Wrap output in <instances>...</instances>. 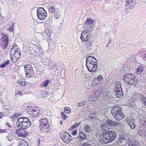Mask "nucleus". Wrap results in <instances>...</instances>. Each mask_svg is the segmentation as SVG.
Masks as SVG:
<instances>
[{
    "mask_svg": "<svg viewBox=\"0 0 146 146\" xmlns=\"http://www.w3.org/2000/svg\"><path fill=\"white\" fill-rule=\"evenodd\" d=\"M16 125L19 129L23 130L29 127L31 125V123L29 119L26 117H20L16 122Z\"/></svg>",
    "mask_w": 146,
    "mask_h": 146,
    "instance_id": "1",
    "label": "nucleus"
},
{
    "mask_svg": "<svg viewBox=\"0 0 146 146\" xmlns=\"http://www.w3.org/2000/svg\"><path fill=\"white\" fill-rule=\"evenodd\" d=\"M122 110L121 107L118 106H114L111 109V112L113 117L117 121H119L124 118Z\"/></svg>",
    "mask_w": 146,
    "mask_h": 146,
    "instance_id": "2",
    "label": "nucleus"
},
{
    "mask_svg": "<svg viewBox=\"0 0 146 146\" xmlns=\"http://www.w3.org/2000/svg\"><path fill=\"white\" fill-rule=\"evenodd\" d=\"M123 79L126 83L130 85H135L138 82V80L135 75L130 74L124 75Z\"/></svg>",
    "mask_w": 146,
    "mask_h": 146,
    "instance_id": "3",
    "label": "nucleus"
},
{
    "mask_svg": "<svg viewBox=\"0 0 146 146\" xmlns=\"http://www.w3.org/2000/svg\"><path fill=\"white\" fill-rule=\"evenodd\" d=\"M37 15L38 19L41 20L45 19L47 15L46 11L42 7L38 8L37 10Z\"/></svg>",
    "mask_w": 146,
    "mask_h": 146,
    "instance_id": "4",
    "label": "nucleus"
},
{
    "mask_svg": "<svg viewBox=\"0 0 146 146\" xmlns=\"http://www.w3.org/2000/svg\"><path fill=\"white\" fill-rule=\"evenodd\" d=\"M24 68L27 77H30L33 76L34 71L33 68L31 65L29 64L25 65Z\"/></svg>",
    "mask_w": 146,
    "mask_h": 146,
    "instance_id": "5",
    "label": "nucleus"
},
{
    "mask_svg": "<svg viewBox=\"0 0 146 146\" xmlns=\"http://www.w3.org/2000/svg\"><path fill=\"white\" fill-rule=\"evenodd\" d=\"M105 133L109 141V143L112 142L116 138L117 134L114 131H108L105 132Z\"/></svg>",
    "mask_w": 146,
    "mask_h": 146,
    "instance_id": "6",
    "label": "nucleus"
},
{
    "mask_svg": "<svg viewBox=\"0 0 146 146\" xmlns=\"http://www.w3.org/2000/svg\"><path fill=\"white\" fill-rule=\"evenodd\" d=\"M61 139L66 143H69L71 140L72 137L66 132H62L60 135Z\"/></svg>",
    "mask_w": 146,
    "mask_h": 146,
    "instance_id": "7",
    "label": "nucleus"
},
{
    "mask_svg": "<svg viewBox=\"0 0 146 146\" xmlns=\"http://www.w3.org/2000/svg\"><path fill=\"white\" fill-rule=\"evenodd\" d=\"M99 141L102 144H105L109 143V141L106 136L105 132L102 133L98 137Z\"/></svg>",
    "mask_w": 146,
    "mask_h": 146,
    "instance_id": "8",
    "label": "nucleus"
},
{
    "mask_svg": "<svg viewBox=\"0 0 146 146\" xmlns=\"http://www.w3.org/2000/svg\"><path fill=\"white\" fill-rule=\"evenodd\" d=\"M89 64H98V61L96 59L94 56H89L86 58V65Z\"/></svg>",
    "mask_w": 146,
    "mask_h": 146,
    "instance_id": "9",
    "label": "nucleus"
},
{
    "mask_svg": "<svg viewBox=\"0 0 146 146\" xmlns=\"http://www.w3.org/2000/svg\"><path fill=\"white\" fill-rule=\"evenodd\" d=\"M125 1L126 4L125 7L126 9H132L136 3V0H125Z\"/></svg>",
    "mask_w": 146,
    "mask_h": 146,
    "instance_id": "10",
    "label": "nucleus"
},
{
    "mask_svg": "<svg viewBox=\"0 0 146 146\" xmlns=\"http://www.w3.org/2000/svg\"><path fill=\"white\" fill-rule=\"evenodd\" d=\"M8 37H2L1 39V45L3 49H5L8 43Z\"/></svg>",
    "mask_w": 146,
    "mask_h": 146,
    "instance_id": "11",
    "label": "nucleus"
},
{
    "mask_svg": "<svg viewBox=\"0 0 146 146\" xmlns=\"http://www.w3.org/2000/svg\"><path fill=\"white\" fill-rule=\"evenodd\" d=\"M98 64H88V65H86L88 70L91 72H95L97 70Z\"/></svg>",
    "mask_w": 146,
    "mask_h": 146,
    "instance_id": "12",
    "label": "nucleus"
},
{
    "mask_svg": "<svg viewBox=\"0 0 146 146\" xmlns=\"http://www.w3.org/2000/svg\"><path fill=\"white\" fill-rule=\"evenodd\" d=\"M30 112V114H31V115L33 117H37L39 114V111L35 110V109L34 108H32L29 110Z\"/></svg>",
    "mask_w": 146,
    "mask_h": 146,
    "instance_id": "13",
    "label": "nucleus"
},
{
    "mask_svg": "<svg viewBox=\"0 0 146 146\" xmlns=\"http://www.w3.org/2000/svg\"><path fill=\"white\" fill-rule=\"evenodd\" d=\"M10 54H13L16 56L20 57L21 52L20 51H18V50H16L15 48H12L10 50Z\"/></svg>",
    "mask_w": 146,
    "mask_h": 146,
    "instance_id": "14",
    "label": "nucleus"
},
{
    "mask_svg": "<svg viewBox=\"0 0 146 146\" xmlns=\"http://www.w3.org/2000/svg\"><path fill=\"white\" fill-rule=\"evenodd\" d=\"M106 124L110 126H115L119 125V123L116 121H113L110 119H108L106 121Z\"/></svg>",
    "mask_w": 146,
    "mask_h": 146,
    "instance_id": "15",
    "label": "nucleus"
},
{
    "mask_svg": "<svg viewBox=\"0 0 146 146\" xmlns=\"http://www.w3.org/2000/svg\"><path fill=\"white\" fill-rule=\"evenodd\" d=\"M138 133L141 136L145 135L146 134V129L140 126L139 130L138 131Z\"/></svg>",
    "mask_w": 146,
    "mask_h": 146,
    "instance_id": "16",
    "label": "nucleus"
},
{
    "mask_svg": "<svg viewBox=\"0 0 146 146\" xmlns=\"http://www.w3.org/2000/svg\"><path fill=\"white\" fill-rule=\"evenodd\" d=\"M14 24H13L11 27L7 29V33L8 34V36H13L14 33L13 32L14 30Z\"/></svg>",
    "mask_w": 146,
    "mask_h": 146,
    "instance_id": "17",
    "label": "nucleus"
},
{
    "mask_svg": "<svg viewBox=\"0 0 146 146\" xmlns=\"http://www.w3.org/2000/svg\"><path fill=\"white\" fill-rule=\"evenodd\" d=\"M51 80H49L48 79L45 80L40 85V86L42 88H44L47 87L48 84L51 82Z\"/></svg>",
    "mask_w": 146,
    "mask_h": 146,
    "instance_id": "18",
    "label": "nucleus"
},
{
    "mask_svg": "<svg viewBox=\"0 0 146 146\" xmlns=\"http://www.w3.org/2000/svg\"><path fill=\"white\" fill-rule=\"evenodd\" d=\"M140 126H142V127H144L146 129V117L142 118L140 120Z\"/></svg>",
    "mask_w": 146,
    "mask_h": 146,
    "instance_id": "19",
    "label": "nucleus"
},
{
    "mask_svg": "<svg viewBox=\"0 0 146 146\" xmlns=\"http://www.w3.org/2000/svg\"><path fill=\"white\" fill-rule=\"evenodd\" d=\"M40 126H44V125L48 124L47 120L45 118L41 119L40 120Z\"/></svg>",
    "mask_w": 146,
    "mask_h": 146,
    "instance_id": "20",
    "label": "nucleus"
},
{
    "mask_svg": "<svg viewBox=\"0 0 146 146\" xmlns=\"http://www.w3.org/2000/svg\"><path fill=\"white\" fill-rule=\"evenodd\" d=\"M95 21V20L94 19L92 20L90 18H88L85 23L87 25V27H89L90 25H93V24L94 23Z\"/></svg>",
    "mask_w": 146,
    "mask_h": 146,
    "instance_id": "21",
    "label": "nucleus"
},
{
    "mask_svg": "<svg viewBox=\"0 0 146 146\" xmlns=\"http://www.w3.org/2000/svg\"><path fill=\"white\" fill-rule=\"evenodd\" d=\"M84 129L86 133L90 132L91 130V127L90 125L86 124L84 126Z\"/></svg>",
    "mask_w": 146,
    "mask_h": 146,
    "instance_id": "22",
    "label": "nucleus"
},
{
    "mask_svg": "<svg viewBox=\"0 0 146 146\" xmlns=\"http://www.w3.org/2000/svg\"><path fill=\"white\" fill-rule=\"evenodd\" d=\"M116 92V96L117 98H120L123 96V92L122 90H119L117 91H115Z\"/></svg>",
    "mask_w": 146,
    "mask_h": 146,
    "instance_id": "23",
    "label": "nucleus"
},
{
    "mask_svg": "<svg viewBox=\"0 0 146 146\" xmlns=\"http://www.w3.org/2000/svg\"><path fill=\"white\" fill-rule=\"evenodd\" d=\"M21 115L20 113H18L17 112L15 113L14 115L11 116L10 118L12 121L15 120L18 117Z\"/></svg>",
    "mask_w": 146,
    "mask_h": 146,
    "instance_id": "24",
    "label": "nucleus"
},
{
    "mask_svg": "<svg viewBox=\"0 0 146 146\" xmlns=\"http://www.w3.org/2000/svg\"><path fill=\"white\" fill-rule=\"evenodd\" d=\"M19 146H29V144L26 140H23L19 141Z\"/></svg>",
    "mask_w": 146,
    "mask_h": 146,
    "instance_id": "25",
    "label": "nucleus"
},
{
    "mask_svg": "<svg viewBox=\"0 0 146 146\" xmlns=\"http://www.w3.org/2000/svg\"><path fill=\"white\" fill-rule=\"evenodd\" d=\"M48 8L50 13L52 14L55 11L56 8L54 7H52L49 5L48 7Z\"/></svg>",
    "mask_w": 146,
    "mask_h": 146,
    "instance_id": "26",
    "label": "nucleus"
},
{
    "mask_svg": "<svg viewBox=\"0 0 146 146\" xmlns=\"http://www.w3.org/2000/svg\"><path fill=\"white\" fill-rule=\"evenodd\" d=\"M80 141H82L86 138V135L83 132H80V135L78 136Z\"/></svg>",
    "mask_w": 146,
    "mask_h": 146,
    "instance_id": "27",
    "label": "nucleus"
},
{
    "mask_svg": "<svg viewBox=\"0 0 146 146\" xmlns=\"http://www.w3.org/2000/svg\"><path fill=\"white\" fill-rule=\"evenodd\" d=\"M144 70V68L142 66H139L136 70V73L138 74H141Z\"/></svg>",
    "mask_w": 146,
    "mask_h": 146,
    "instance_id": "28",
    "label": "nucleus"
},
{
    "mask_svg": "<svg viewBox=\"0 0 146 146\" xmlns=\"http://www.w3.org/2000/svg\"><path fill=\"white\" fill-rule=\"evenodd\" d=\"M40 130L41 132L44 133H49L50 130V127H49L46 128H41Z\"/></svg>",
    "mask_w": 146,
    "mask_h": 146,
    "instance_id": "29",
    "label": "nucleus"
},
{
    "mask_svg": "<svg viewBox=\"0 0 146 146\" xmlns=\"http://www.w3.org/2000/svg\"><path fill=\"white\" fill-rule=\"evenodd\" d=\"M28 133L26 132L25 131H21L20 133L19 134V137H23V138L25 137L27 135Z\"/></svg>",
    "mask_w": 146,
    "mask_h": 146,
    "instance_id": "30",
    "label": "nucleus"
},
{
    "mask_svg": "<svg viewBox=\"0 0 146 146\" xmlns=\"http://www.w3.org/2000/svg\"><path fill=\"white\" fill-rule=\"evenodd\" d=\"M10 61L7 60L6 62H5L0 64V68H4L5 66L9 64Z\"/></svg>",
    "mask_w": 146,
    "mask_h": 146,
    "instance_id": "31",
    "label": "nucleus"
},
{
    "mask_svg": "<svg viewBox=\"0 0 146 146\" xmlns=\"http://www.w3.org/2000/svg\"><path fill=\"white\" fill-rule=\"evenodd\" d=\"M132 121H130L129 122V124L131 128L132 129H134L135 128L136 125L134 123V121L132 120Z\"/></svg>",
    "mask_w": 146,
    "mask_h": 146,
    "instance_id": "32",
    "label": "nucleus"
},
{
    "mask_svg": "<svg viewBox=\"0 0 146 146\" xmlns=\"http://www.w3.org/2000/svg\"><path fill=\"white\" fill-rule=\"evenodd\" d=\"M122 90L120 83L118 82L116 84L115 91H117L119 90Z\"/></svg>",
    "mask_w": 146,
    "mask_h": 146,
    "instance_id": "33",
    "label": "nucleus"
},
{
    "mask_svg": "<svg viewBox=\"0 0 146 146\" xmlns=\"http://www.w3.org/2000/svg\"><path fill=\"white\" fill-rule=\"evenodd\" d=\"M102 130L104 131H106L108 129V127L105 124H102L101 126Z\"/></svg>",
    "mask_w": 146,
    "mask_h": 146,
    "instance_id": "34",
    "label": "nucleus"
},
{
    "mask_svg": "<svg viewBox=\"0 0 146 146\" xmlns=\"http://www.w3.org/2000/svg\"><path fill=\"white\" fill-rule=\"evenodd\" d=\"M10 55H11V61L13 62H16V59L17 57V56H16L15 55H13V54Z\"/></svg>",
    "mask_w": 146,
    "mask_h": 146,
    "instance_id": "35",
    "label": "nucleus"
},
{
    "mask_svg": "<svg viewBox=\"0 0 146 146\" xmlns=\"http://www.w3.org/2000/svg\"><path fill=\"white\" fill-rule=\"evenodd\" d=\"M23 94L21 93V91L17 90L15 91V97H18L19 96H22Z\"/></svg>",
    "mask_w": 146,
    "mask_h": 146,
    "instance_id": "36",
    "label": "nucleus"
},
{
    "mask_svg": "<svg viewBox=\"0 0 146 146\" xmlns=\"http://www.w3.org/2000/svg\"><path fill=\"white\" fill-rule=\"evenodd\" d=\"M96 113H92L89 115V117L90 119H94L96 117Z\"/></svg>",
    "mask_w": 146,
    "mask_h": 146,
    "instance_id": "37",
    "label": "nucleus"
},
{
    "mask_svg": "<svg viewBox=\"0 0 146 146\" xmlns=\"http://www.w3.org/2000/svg\"><path fill=\"white\" fill-rule=\"evenodd\" d=\"M75 76L76 77H78L79 76L80 74V71L79 69H76L74 71Z\"/></svg>",
    "mask_w": 146,
    "mask_h": 146,
    "instance_id": "38",
    "label": "nucleus"
},
{
    "mask_svg": "<svg viewBox=\"0 0 146 146\" xmlns=\"http://www.w3.org/2000/svg\"><path fill=\"white\" fill-rule=\"evenodd\" d=\"M64 111L66 113H69L71 111V109L68 107H65L64 108Z\"/></svg>",
    "mask_w": 146,
    "mask_h": 146,
    "instance_id": "39",
    "label": "nucleus"
},
{
    "mask_svg": "<svg viewBox=\"0 0 146 146\" xmlns=\"http://www.w3.org/2000/svg\"><path fill=\"white\" fill-rule=\"evenodd\" d=\"M141 100L142 101V103L146 106V98L145 96H142L141 97Z\"/></svg>",
    "mask_w": 146,
    "mask_h": 146,
    "instance_id": "40",
    "label": "nucleus"
},
{
    "mask_svg": "<svg viewBox=\"0 0 146 146\" xmlns=\"http://www.w3.org/2000/svg\"><path fill=\"white\" fill-rule=\"evenodd\" d=\"M61 115L63 119V120H65L68 117V116H67L63 112H61Z\"/></svg>",
    "mask_w": 146,
    "mask_h": 146,
    "instance_id": "41",
    "label": "nucleus"
},
{
    "mask_svg": "<svg viewBox=\"0 0 146 146\" xmlns=\"http://www.w3.org/2000/svg\"><path fill=\"white\" fill-rule=\"evenodd\" d=\"M96 95L95 94H94V95L91 96L90 97L88 98V100L89 101H90L92 102L94 100V98H95V96L94 95Z\"/></svg>",
    "mask_w": 146,
    "mask_h": 146,
    "instance_id": "42",
    "label": "nucleus"
},
{
    "mask_svg": "<svg viewBox=\"0 0 146 146\" xmlns=\"http://www.w3.org/2000/svg\"><path fill=\"white\" fill-rule=\"evenodd\" d=\"M87 37H80V38L82 41L85 42L90 39V38H88Z\"/></svg>",
    "mask_w": 146,
    "mask_h": 146,
    "instance_id": "43",
    "label": "nucleus"
},
{
    "mask_svg": "<svg viewBox=\"0 0 146 146\" xmlns=\"http://www.w3.org/2000/svg\"><path fill=\"white\" fill-rule=\"evenodd\" d=\"M54 16L56 18L58 19L60 17V15L57 12H55L54 13Z\"/></svg>",
    "mask_w": 146,
    "mask_h": 146,
    "instance_id": "44",
    "label": "nucleus"
},
{
    "mask_svg": "<svg viewBox=\"0 0 146 146\" xmlns=\"http://www.w3.org/2000/svg\"><path fill=\"white\" fill-rule=\"evenodd\" d=\"M128 145L129 146H136L137 145L134 144V143L132 141L129 142Z\"/></svg>",
    "mask_w": 146,
    "mask_h": 146,
    "instance_id": "45",
    "label": "nucleus"
},
{
    "mask_svg": "<svg viewBox=\"0 0 146 146\" xmlns=\"http://www.w3.org/2000/svg\"><path fill=\"white\" fill-rule=\"evenodd\" d=\"M136 100V99L135 98H132L131 99H130L129 100V102H133L132 103V104H135L133 102L135 101Z\"/></svg>",
    "mask_w": 146,
    "mask_h": 146,
    "instance_id": "46",
    "label": "nucleus"
},
{
    "mask_svg": "<svg viewBox=\"0 0 146 146\" xmlns=\"http://www.w3.org/2000/svg\"><path fill=\"white\" fill-rule=\"evenodd\" d=\"M46 40L48 41V42L50 43L52 40L51 37H48L46 38Z\"/></svg>",
    "mask_w": 146,
    "mask_h": 146,
    "instance_id": "47",
    "label": "nucleus"
},
{
    "mask_svg": "<svg viewBox=\"0 0 146 146\" xmlns=\"http://www.w3.org/2000/svg\"><path fill=\"white\" fill-rule=\"evenodd\" d=\"M103 79V77L102 75H99L97 77V79L99 81H101Z\"/></svg>",
    "mask_w": 146,
    "mask_h": 146,
    "instance_id": "48",
    "label": "nucleus"
},
{
    "mask_svg": "<svg viewBox=\"0 0 146 146\" xmlns=\"http://www.w3.org/2000/svg\"><path fill=\"white\" fill-rule=\"evenodd\" d=\"M88 33L87 32H86L84 31H83L81 33V35L80 36H84L86 35V33Z\"/></svg>",
    "mask_w": 146,
    "mask_h": 146,
    "instance_id": "49",
    "label": "nucleus"
},
{
    "mask_svg": "<svg viewBox=\"0 0 146 146\" xmlns=\"http://www.w3.org/2000/svg\"><path fill=\"white\" fill-rule=\"evenodd\" d=\"M85 104V103H84V101H82L80 102L78 104V106H83Z\"/></svg>",
    "mask_w": 146,
    "mask_h": 146,
    "instance_id": "50",
    "label": "nucleus"
},
{
    "mask_svg": "<svg viewBox=\"0 0 146 146\" xmlns=\"http://www.w3.org/2000/svg\"><path fill=\"white\" fill-rule=\"evenodd\" d=\"M40 127L41 128H46L49 127H50V126L49 124H48L44 125V126H42Z\"/></svg>",
    "mask_w": 146,
    "mask_h": 146,
    "instance_id": "51",
    "label": "nucleus"
},
{
    "mask_svg": "<svg viewBox=\"0 0 146 146\" xmlns=\"http://www.w3.org/2000/svg\"><path fill=\"white\" fill-rule=\"evenodd\" d=\"M58 68V67H57V66H54V68H53L52 69L54 70L55 72H58V70L57 69Z\"/></svg>",
    "mask_w": 146,
    "mask_h": 146,
    "instance_id": "52",
    "label": "nucleus"
},
{
    "mask_svg": "<svg viewBox=\"0 0 146 146\" xmlns=\"http://www.w3.org/2000/svg\"><path fill=\"white\" fill-rule=\"evenodd\" d=\"M21 131V130H19L17 129V131H16V133L19 136V134L20 133Z\"/></svg>",
    "mask_w": 146,
    "mask_h": 146,
    "instance_id": "53",
    "label": "nucleus"
},
{
    "mask_svg": "<svg viewBox=\"0 0 146 146\" xmlns=\"http://www.w3.org/2000/svg\"><path fill=\"white\" fill-rule=\"evenodd\" d=\"M20 84L23 86H24L25 85L26 83L25 82H21Z\"/></svg>",
    "mask_w": 146,
    "mask_h": 146,
    "instance_id": "54",
    "label": "nucleus"
},
{
    "mask_svg": "<svg viewBox=\"0 0 146 146\" xmlns=\"http://www.w3.org/2000/svg\"><path fill=\"white\" fill-rule=\"evenodd\" d=\"M81 146H91L89 144L84 143Z\"/></svg>",
    "mask_w": 146,
    "mask_h": 146,
    "instance_id": "55",
    "label": "nucleus"
},
{
    "mask_svg": "<svg viewBox=\"0 0 146 146\" xmlns=\"http://www.w3.org/2000/svg\"><path fill=\"white\" fill-rule=\"evenodd\" d=\"M77 129H75L74 130V135H75L77 134Z\"/></svg>",
    "mask_w": 146,
    "mask_h": 146,
    "instance_id": "56",
    "label": "nucleus"
},
{
    "mask_svg": "<svg viewBox=\"0 0 146 146\" xmlns=\"http://www.w3.org/2000/svg\"><path fill=\"white\" fill-rule=\"evenodd\" d=\"M80 124V123H77V124L74 125V129L77 126H78Z\"/></svg>",
    "mask_w": 146,
    "mask_h": 146,
    "instance_id": "57",
    "label": "nucleus"
},
{
    "mask_svg": "<svg viewBox=\"0 0 146 146\" xmlns=\"http://www.w3.org/2000/svg\"><path fill=\"white\" fill-rule=\"evenodd\" d=\"M4 116L2 112H0V119Z\"/></svg>",
    "mask_w": 146,
    "mask_h": 146,
    "instance_id": "58",
    "label": "nucleus"
},
{
    "mask_svg": "<svg viewBox=\"0 0 146 146\" xmlns=\"http://www.w3.org/2000/svg\"><path fill=\"white\" fill-rule=\"evenodd\" d=\"M47 32H48V33H46V34H47V36H49V37L50 36H49V35H50V33H48V31H46V33H47Z\"/></svg>",
    "mask_w": 146,
    "mask_h": 146,
    "instance_id": "59",
    "label": "nucleus"
},
{
    "mask_svg": "<svg viewBox=\"0 0 146 146\" xmlns=\"http://www.w3.org/2000/svg\"><path fill=\"white\" fill-rule=\"evenodd\" d=\"M143 60H145L146 58V53L145 54L143 55Z\"/></svg>",
    "mask_w": 146,
    "mask_h": 146,
    "instance_id": "60",
    "label": "nucleus"
},
{
    "mask_svg": "<svg viewBox=\"0 0 146 146\" xmlns=\"http://www.w3.org/2000/svg\"><path fill=\"white\" fill-rule=\"evenodd\" d=\"M6 124L7 126H9V127H11L10 124L9 123H6Z\"/></svg>",
    "mask_w": 146,
    "mask_h": 146,
    "instance_id": "61",
    "label": "nucleus"
},
{
    "mask_svg": "<svg viewBox=\"0 0 146 146\" xmlns=\"http://www.w3.org/2000/svg\"><path fill=\"white\" fill-rule=\"evenodd\" d=\"M20 57H18L17 56V57L16 58V62H17L19 60V58Z\"/></svg>",
    "mask_w": 146,
    "mask_h": 146,
    "instance_id": "62",
    "label": "nucleus"
},
{
    "mask_svg": "<svg viewBox=\"0 0 146 146\" xmlns=\"http://www.w3.org/2000/svg\"><path fill=\"white\" fill-rule=\"evenodd\" d=\"M2 36H8V35H7H7H5V33H2Z\"/></svg>",
    "mask_w": 146,
    "mask_h": 146,
    "instance_id": "63",
    "label": "nucleus"
},
{
    "mask_svg": "<svg viewBox=\"0 0 146 146\" xmlns=\"http://www.w3.org/2000/svg\"><path fill=\"white\" fill-rule=\"evenodd\" d=\"M4 129H0V133H2L4 132L5 131H4Z\"/></svg>",
    "mask_w": 146,
    "mask_h": 146,
    "instance_id": "64",
    "label": "nucleus"
}]
</instances>
